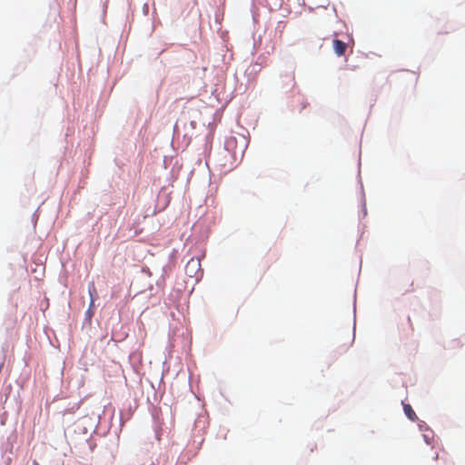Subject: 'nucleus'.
Masks as SVG:
<instances>
[{"label":"nucleus","mask_w":465,"mask_h":465,"mask_svg":"<svg viewBox=\"0 0 465 465\" xmlns=\"http://www.w3.org/2000/svg\"><path fill=\"white\" fill-rule=\"evenodd\" d=\"M349 47V45L348 43H345L341 40H339V39H333L332 41V48H333V51L334 53L338 55V56H342L345 54L347 49Z\"/></svg>","instance_id":"3"},{"label":"nucleus","mask_w":465,"mask_h":465,"mask_svg":"<svg viewBox=\"0 0 465 465\" xmlns=\"http://www.w3.org/2000/svg\"><path fill=\"white\" fill-rule=\"evenodd\" d=\"M403 410L405 415L411 420L415 421L418 420V417L414 411L412 410L411 406L410 404H403Z\"/></svg>","instance_id":"4"},{"label":"nucleus","mask_w":465,"mask_h":465,"mask_svg":"<svg viewBox=\"0 0 465 465\" xmlns=\"http://www.w3.org/2000/svg\"><path fill=\"white\" fill-rule=\"evenodd\" d=\"M201 269V262L199 258L193 257L185 266V272L190 277H197Z\"/></svg>","instance_id":"2"},{"label":"nucleus","mask_w":465,"mask_h":465,"mask_svg":"<svg viewBox=\"0 0 465 465\" xmlns=\"http://www.w3.org/2000/svg\"><path fill=\"white\" fill-rule=\"evenodd\" d=\"M280 78H281L280 84H281L282 88H284L287 90H292L294 88L296 83H295V75H294L293 71H290V72L282 74L280 75Z\"/></svg>","instance_id":"1"},{"label":"nucleus","mask_w":465,"mask_h":465,"mask_svg":"<svg viewBox=\"0 0 465 465\" xmlns=\"http://www.w3.org/2000/svg\"><path fill=\"white\" fill-rule=\"evenodd\" d=\"M89 294H90V297H91V302H90V306H92L94 302V293L96 292V290H95V287H94V283L92 282L90 285H89Z\"/></svg>","instance_id":"5"}]
</instances>
